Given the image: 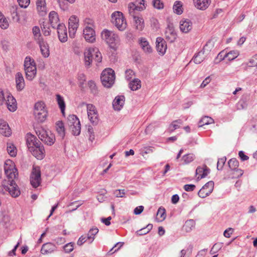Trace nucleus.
Instances as JSON below:
<instances>
[{
  "label": "nucleus",
  "mask_w": 257,
  "mask_h": 257,
  "mask_svg": "<svg viewBox=\"0 0 257 257\" xmlns=\"http://www.w3.org/2000/svg\"><path fill=\"white\" fill-rule=\"evenodd\" d=\"M37 9L39 14L44 16L46 14V7L45 0H37Z\"/></svg>",
  "instance_id": "bb28decb"
},
{
  "label": "nucleus",
  "mask_w": 257,
  "mask_h": 257,
  "mask_svg": "<svg viewBox=\"0 0 257 257\" xmlns=\"http://www.w3.org/2000/svg\"><path fill=\"white\" fill-rule=\"evenodd\" d=\"M167 47L165 41L161 37H158L156 39V49L157 51L161 55H164L167 50Z\"/></svg>",
  "instance_id": "a211bd4d"
},
{
  "label": "nucleus",
  "mask_w": 257,
  "mask_h": 257,
  "mask_svg": "<svg viewBox=\"0 0 257 257\" xmlns=\"http://www.w3.org/2000/svg\"><path fill=\"white\" fill-rule=\"evenodd\" d=\"M88 85L90 89L91 93L94 95H97L98 93V90L94 82L93 81H88Z\"/></svg>",
  "instance_id": "a18cd8bd"
},
{
  "label": "nucleus",
  "mask_w": 257,
  "mask_h": 257,
  "mask_svg": "<svg viewBox=\"0 0 257 257\" xmlns=\"http://www.w3.org/2000/svg\"><path fill=\"white\" fill-rule=\"evenodd\" d=\"M56 131L62 139H63L65 135L64 123L62 121H58L56 123Z\"/></svg>",
  "instance_id": "473e14b6"
},
{
  "label": "nucleus",
  "mask_w": 257,
  "mask_h": 257,
  "mask_svg": "<svg viewBox=\"0 0 257 257\" xmlns=\"http://www.w3.org/2000/svg\"><path fill=\"white\" fill-rule=\"evenodd\" d=\"M210 0H195L196 7L201 10H205L209 6Z\"/></svg>",
  "instance_id": "2f4dec72"
},
{
  "label": "nucleus",
  "mask_w": 257,
  "mask_h": 257,
  "mask_svg": "<svg viewBox=\"0 0 257 257\" xmlns=\"http://www.w3.org/2000/svg\"><path fill=\"white\" fill-rule=\"evenodd\" d=\"M144 0H138L136 4L131 3L128 5L129 13L133 17L136 29L139 31H142L144 28V22L142 18L135 15L136 11H142L145 9Z\"/></svg>",
  "instance_id": "f257e3e1"
},
{
  "label": "nucleus",
  "mask_w": 257,
  "mask_h": 257,
  "mask_svg": "<svg viewBox=\"0 0 257 257\" xmlns=\"http://www.w3.org/2000/svg\"><path fill=\"white\" fill-rule=\"evenodd\" d=\"M124 100L123 95L116 96L112 103L113 108L116 110H120L124 104Z\"/></svg>",
  "instance_id": "4be33fe9"
},
{
  "label": "nucleus",
  "mask_w": 257,
  "mask_h": 257,
  "mask_svg": "<svg viewBox=\"0 0 257 257\" xmlns=\"http://www.w3.org/2000/svg\"><path fill=\"white\" fill-rule=\"evenodd\" d=\"M36 133L39 138L47 145L51 146L55 142V135L50 131L41 128L36 130Z\"/></svg>",
  "instance_id": "423d86ee"
},
{
  "label": "nucleus",
  "mask_w": 257,
  "mask_h": 257,
  "mask_svg": "<svg viewBox=\"0 0 257 257\" xmlns=\"http://www.w3.org/2000/svg\"><path fill=\"white\" fill-rule=\"evenodd\" d=\"M74 249V243L72 242H69L64 246V250L65 252L69 253L72 251Z\"/></svg>",
  "instance_id": "4d7b16f0"
},
{
  "label": "nucleus",
  "mask_w": 257,
  "mask_h": 257,
  "mask_svg": "<svg viewBox=\"0 0 257 257\" xmlns=\"http://www.w3.org/2000/svg\"><path fill=\"white\" fill-rule=\"evenodd\" d=\"M57 30V33L59 40L64 43L67 41L68 37L67 34V29L63 24H58L56 27Z\"/></svg>",
  "instance_id": "dca6fc26"
},
{
  "label": "nucleus",
  "mask_w": 257,
  "mask_h": 257,
  "mask_svg": "<svg viewBox=\"0 0 257 257\" xmlns=\"http://www.w3.org/2000/svg\"><path fill=\"white\" fill-rule=\"evenodd\" d=\"M8 180H5L2 182V186L6 190L8 191L10 194L13 197H17L20 194L21 192L17 184L13 180H10L12 178H8Z\"/></svg>",
  "instance_id": "0eeeda50"
},
{
  "label": "nucleus",
  "mask_w": 257,
  "mask_h": 257,
  "mask_svg": "<svg viewBox=\"0 0 257 257\" xmlns=\"http://www.w3.org/2000/svg\"><path fill=\"white\" fill-rule=\"evenodd\" d=\"M181 123L180 120H176L174 121L169 126V130L171 132H173L174 130L178 128L179 127V124Z\"/></svg>",
  "instance_id": "8fccbe9b"
},
{
  "label": "nucleus",
  "mask_w": 257,
  "mask_h": 257,
  "mask_svg": "<svg viewBox=\"0 0 257 257\" xmlns=\"http://www.w3.org/2000/svg\"><path fill=\"white\" fill-rule=\"evenodd\" d=\"M29 151L37 159L42 160L45 156V151L43 145L40 143V145L35 146L33 148L30 149Z\"/></svg>",
  "instance_id": "4468645a"
},
{
  "label": "nucleus",
  "mask_w": 257,
  "mask_h": 257,
  "mask_svg": "<svg viewBox=\"0 0 257 257\" xmlns=\"http://www.w3.org/2000/svg\"><path fill=\"white\" fill-rule=\"evenodd\" d=\"M26 142L29 150L36 146L40 145V142L34 135L29 133L27 135Z\"/></svg>",
  "instance_id": "f3484780"
},
{
  "label": "nucleus",
  "mask_w": 257,
  "mask_h": 257,
  "mask_svg": "<svg viewBox=\"0 0 257 257\" xmlns=\"http://www.w3.org/2000/svg\"><path fill=\"white\" fill-rule=\"evenodd\" d=\"M56 100L61 112L64 115L65 109V103L64 98L60 94H56Z\"/></svg>",
  "instance_id": "e433bc0d"
},
{
  "label": "nucleus",
  "mask_w": 257,
  "mask_h": 257,
  "mask_svg": "<svg viewBox=\"0 0 257 257\" xmlns=\"http://www.w3.org/2000/svg\"><path fill=\"white\" fill-rule=\"evenodd\" d=\"M42 55L45 58H47L50 55L49 47L46 41H44L39 44Z\"/></svg>",
  "instance_id": "c756f323"
},
{
  "label": "nucleus",
  "mask_w": 257,
  "mask_h": 257,
  "mask_svg": "<svg viewBox=\"0 0 257 257\" xmlns=\"http://www.w3.org/2000/svg\"><path fill=\"white\" fill-rule=\"evenodd\" d=\"M214 182L210 181L206 183L198 192V196L204 198L209 196L213 191Z\"/></svg>",
  "instance_id": "ddd939ff"
},
{
  "label": "nucleus",
  "mask_w": 257,
  "mask_h": 257,
  "mask_svg": "<svg viewBox=\"0 0 257 257\" xmlns=\"http://www.w3.org/2000/svg\"><path fill=\"white\" fill-rule=\"evenodd\" d=\"M125 194L124 190H116L114 191V195L116 197H123Z\"/></svg>",
  "instance_id": "338daca9"
},
{
  "label": "nucleus",
  "mask_w": 257,
  "mask_h": 257,
  "mask_svg": "<svg viewBox=\"0 0 257 257\" xmlns=\"http://www.w3.org/2000/svg\"><path fill=\"white\" fill-rule=\"evenodd\" d=\"M222 247V244L220 243H215L211 248L210 253L212 254L216 253Z\"/></svg>",
  "instance_id": "603ef678"
},
{
  "label": "nucleus",
  "mask_w": 257,
  "mask_h": 257,
  "mask_svg": "<svg viewBox=\"0 0 257 257\" xmlns=\"http://www.w3.org/2000/svg\"><path fill=\"white\" fill-rule=\"evenodd\" d=\"M228 166L231 170H235L239 166V162L235 158H232L228 162Z\"/></svg>",
  "instance_id": "37998d69"
},
{
  "label": "nucleus",
  "mask_w": 257,
  "mask_h": 257,
  "mask_svg": "<svg viewBox=\"0 0 257 257\" xmlns=\"http://www.w3.org/2000/svg\"><path fill=\"white\" fill-rule=\"evenodd\" d=\"M180 29L183 33H187L192 29V23L189 20H181L180 22Z\"/></svg>",
  "instance_id": "aec40b11"
},
{
  "label": "nucleus",
  "mask_w": 257,
  "mask_h": 257,
  "mask_svg": "<svg viewBox=\"0 0 257 257\" xmlns=\"http://www.w3.org/2000/svg\"><path fill=\"white\" fill-rule=\"evenodd\" d=\"M214 122V120L211 117L205 116L203 117L198 122V127H202L204 125H207Z\"/></svg>",
  "instance_id": "58836bf2"
},
{
  "label": "nucleus",
  "mask_w": 257,
  "mask_h": 257,
  "mask_svg": "<svg viewBox=\"0 0 257 257\" xmlns=\"http://www.w3.org/2000/svg\"><path fill=\"white\" fill-rule=\"evenodd\" d=\"M157 215L160 217L161 220H163L166 218L165 209L164 208H159L158 210Z\"/></svg>",
  "instance_id": "864d4df0"
},
{
  "label": "nucleus",
  "mask_w": 257,
  "mask_h": 257,
  "mask_svg": "<svg viewBox=\"0 0 257 257\" xmlns=\"http://www.w3.org/2000/svg\"><path fill=\"white\" fill-rule=\"evenodd\" d=\"M195 158V156L193 154H188L184 155L181 160L183 162V164L186 165L192 162Z\"/></svg>",
  "instance_id": "ea45409f"
},
{
  "label": "nucleus",
  "mask_w": 257,
  "mask_h": 257,
  "mask_svg": "<svg viewBox=\"0 0 257 257\" xmlns=\"http://www.w3.org/2000/svg\"><path fill=\"white\" fill-rule=\"evenodd\" d=\"M8 220V216L5 214V212L2 209H0V223L7 222Z\"/></svg>",
  "instance_id": "0e129e2a"
},
{
  "label": "nucleus",
  "mask_w": 257,
  "mask_h": 257,
  "mask_svg": "<svg viewBox=\"0 0 257 257\" xmlns=\"http://www.w3.org/2000/svg\"><path fill=\"white\" fill-rule=\"evenodd\" d=\"M128 86L132 90H137L141 87V81L138 78H135L129 83Z\"/></svg>",
  "instance_id": "72a5a7b5"
},
{
  "label": "nucleus",
  "mask_w": 257,
  "mask_h": 257,
  "mask_svg": "<svg viewBox=\"0 0 257 257\" xmlns=\"http://www.w3.org/2000/svg\"><path fill=\"white\" fill-rule=\"evenodd\" d=\"M49 21L53 28H56L59 19L58 14L55 11H51L49 15Z\"/></svg>",
  "instance_id": "cd10ccee"
},
{
  "label": "nucleus",
  "mask_w": 257,
  "mask_h": 257,
  "mask_svg": "<svg viewBox=\"0 0 257 257\" xmlns=\"http://www.w3.org/2000/svg\"><path fill=\"white\" fill-rule=\"evenodd\" d=\"M153 148L151 147H144L141 150V153L143 157H145L146 154L153 153Z\"/></svg>",
  "instance_id": "bf43d9fd"
},
{
  "label": "nucleus",
  "mask_w": 257,
  "mask_h": 257,
  "mask_svg": "<svg viewBox=\"0 0 257 257\" xmlns=\"http://www.w3.org/2000/svg\"><path fill=\"white\" fill-rule=\"evenodd\" d=\"M88 242V239L87 238V236L86 235H82L79 237L78 240L77 241V244L78 245H82L84 242Z\"/></svg>",
  "instance_id": "774afa93"
},
{
  "label": "nucleus",
  "mask_w": 257,
  "mask_h": 257,
  "mask_svg": "<svg viewBox=\"0 0 257 257\" xmlns=\"http://www.w3.org/2000/svg\"><path fill=\"white\" fill-rule=\"evenodd\" d=\"M207 47V44L204 46L203 49L199 51L195 55L192 60L196 64L201 63L205 58V50Z\"/></svg>",
  "instance_id": "5701e85b"
},
{
  "label": "nucleus",
  "mask_w": 257,
  "mask_h": 257,
  "mask_svg": "<svg viewBox=\"0 0 257 257\" xmlns=\"http://www.w3.org/2000/svg\"><path fill=\"white\" fill-rule=\"evenodd\" d=\"M238 55V52L237 51H232L228 52L227 54H225L223 58L224 59L225 58H227L229 61H231L236 58Z\"/></svg>",
  "instance_id": "c03bdc74"
},
{
  "label": "nucleus",
  "mask_w": 257,
  "mask_h": 257,
  "mask_svg": "<svg viewBox=\"0 0 257 257\" xmlns=\"http://www.w3.org/2000/svg\"><path fill=\"white\" fill-rule=\"evenodd\" d=\"M7 108L11 111H14L17 108V102L15 98L12 95H8L7 99L5 100Z\"/></svg>",
  "instance_id": "6ab92c4d"
},
{
  "label": "nucleus",
  "mask_w": 257,
  "mask_h": 257,
  "mask_svg": "<svg viewBox=\"0 0 257 257\" xmlns=\"http://www.w3.org/2000/svg\"><path fill=\"white\" fill-rule=\"evenodd\" d=\"M7 152L8 154L12 157H15L17 155V149L12 143L7 144Z\"/></svg>",
  "instance_id": "79ce46f5"
},
{
  "label": "nucleus",
  "mask_w": 257,
  "mask_h": 257,
  "mask_svg": "<svg viewBox=\"0 0 257 257\" xmlns=\"http://www.w3.org/2000/svg\"><path fill=\"white\" fill-rule=\"evenodd\" d=\"M41 181V178H30V183L35 188L40 185Z\"/></svg>",
  "instance_id": "de8ad7c7"
},
{
  "label": "nucleus",
  "mask_w": 257,
  "mask_h": 257,
  "mask_svg": "<svg viewBox=\"0 0 257 257\" xmlns=\"http://www.w3.org/2000/svg\"><path fill=\"white\" fill-rule=\"evenodd\" d=\"M33 177H41V171L39 167H34L32 171Z\"/></svg>",
  "instance_id": "052dcab7"
},
{
  "label": "nucleus",
  "mask_w": 257,
  "mask_h": 257,
  "mask_svg": "<svg viewBox=\"0 0 257 257\" xmlns=\"http://www.w3.org/2000/svg\"><path fill=\"white\" fill-rule=\"evenodd\" d=\"M226 157H223L219 159L217 164V168L218 170H221L226 162Z\"/></svg>",
  "instance_id": "5fc2aeb1"
},
{
  "label": "nucleus",
  "mask_w": 257,
  "mask_h": 257,
  "mask_svg": "<svg viewBox=\"0 0 257 257\" xmlns=\"http://www.w3.org/2000/svg\"><path fill=\"white\" fill-rule=\"evenodd\" d=\"M79 26V19L75 16H72L69 19V36L71 38L75 37Z\"/></svg>",
  "instance_id": "9b49d317"
},
{
  "label": "nucleus",
  "mask_w": 257,
  "mask_h": 257,
  "mask_svg": "<svg viewBox=\"0 0 257 257\" xmlns=\"http://www.w3.org/2000/svg\"><path fill=\"white\" fill-rule=\"evenodd\" d=\"M24 66L26 78L29 80H32L37 73L35 61L30 57L27 56L25 59Z\"/></svg>",
  "instance_id": "7ed1b4c3"
},
{
  "label": "nucleus",
  "mask_w": 257,
  "mask_h": 257,
  "mask_svg": "<svg viewBox=\"0 0 257 257\" xmlns=\"http://www.w3.org/2000/svg\"><path fill=\"white\" fill-rule=\"evenodd\" d=\"M85 66L89 67L93 61L100 63L102 61V55L97 48H89L84 53Z\"/></svg>",
  "instance_id": "f03ea898"
},
{
  "label": "nucleus",
  "mask_w": 257,
  "mask_h": 257,
  "mask_svg": "<svg viewBox=\"0 0 257 257\" xmlns=\"http://www.w3.org/2000/svg\"><path fill=\"white\" fill-rule=\"evenodd\" d=\"M16 87L18 90L21 91L25 87V80L22 74L20 72H18L16 74L15 77Z\"/></svg>",
  "instance_id": "393cba45"
},
{
  "label": "nucleus",
  "mask_w": 257,
  "mask_h": 257,
  "mask_svg": "<svg viewBox=\"0 0 257 257\" xmlns=\"http://www.w3.org/2000/svg\"><path fill=\"white\" fill-rule=\"evenodd\" d=\"M55 249V245L52 243L48 242L43 245L41 252L42 254H46L52 252Z\"/></svg>",
  "instance_id": "c85d7f7f"
},
{
  "label": "nucleus",
  "mask_w": 257,
  "mask_h": 257,
  "mask_svg": "<svg viewBox=\"0 0 257 257\" xmlns=\"http://www.w3.org/2000/svg\"><path fill=\"white\" fill-rule=\"evenodd\" d=\"M210 169L205 165L198 166L196 170L195 174L198 177H206L210 173Z\"/></svg>",
  "instance_id": "a878e982"
},
{
  "label": "nucleus",
  "mask_w": 257,
  "mask_h": 257,
  "mask_svg": "<svg viewBox=\"0 0 257 257\" xmlns=\"http://www.w3.org/2000/svg\"><path fill=\"white\" fill-rule=\"evenodd\" d=\"M71 130L72 134L74 136H78L81 132V124L79 122V125H76L70 128Z\"/></svg>",
  "instance_id": "09e8293b"
},
{
  "label": "nucleus",
  "mask_w": 257,
  "mask_h": 257,
  "mask_svg": "<svg viewBox=\"0 0 257 257\" xmlns=\"http://www.w3.org/2000/svg\"><path fill=\"white\" fill-rule=\"evenodd\" d=\"M135 74V73L133 70L131 69H127L125 71V78L127 80H130Z\"/></svg>",
  "instance_id": "6e6d98bb"
},
{
  "label": "nucleus",
  "mask_w": 257,
  "mask_h": 257,
  "mask_svg": "<svg viewBox=\"0 0 257 257\" xmlns=\"http://www.w3.org/2000/svg\"><path fill=\"white\" fill-rule=\"evenodd\" d=\"M79 119L74 114L69 115L68 117V124L70 128L76 125H79Z\"/></svg>",
  "instance_id": "c9c22d12"
},
{
  "label": "nucleus",
  "mask_w": 257,
  "mask_h": 257,
  "mask_svg": "<svg viewBox=\"0 0 257 257\" xmlns=\"http://www.w3.org/2000/svg\"><path fill=\"white\" fill-rule=\"evenodd\" d=\"M154 7L158 10L163 9L164 4L160 0H153L152 2Z\"/></svg>",
  "instance_id": "3c124183"
},
{
  "label": "nucleus",
  "mask_w": 257,
  "mask_h": 257,
  "mask_svg": "<svg viewBox=\"0 0 257 257\" xmlns=\"http://www.w3.org/2000/svg\"><path fill=\"white\" fill-rule=\"evenodd\" d=\"M86 107L89 119L91 123L97 124L98 121V115L95 106L92 104H87Z\"/></svg>",
  "instance_id": "f8f14e48"
},
{
  "label": "nucleus",
  "mask_w": 257,
  "mask_h": 257,
  "mask_svg": "<svg viewBox=\"0 0 257 257\" xmlns=\"http://www.w3.org/2000/svg\"><path fill=\"white\" fill-rule=\"evenodd\" d=\"M247 65L249 67H254L257 66V54L250 59Z\"/></svg>",
  "instance_id": "13d9d810"
},
{
  "label": "nucleus",
  "mask_w": 257,
  "mask_h": 257,
  "mask_svg": "<svg viewBox=\"0 0 257 257\" xmlns=\"http://www.w3.org/2000/svg\"><path fill=\"white\" fill-rule=\"evenodd\" d=\"M34 114L36 120L38 122H43L46 119L48 112L44 102L40 101L35 103Z\"/></svg>",
  "instance_id": "39448f33"
},
{
  "label": "nucleus",
  "mask_w": 257,
  "mask_h": 257,
  "mask_svg": "<svg viewBox=\"0 0 257 257\" xmlns=\"http://www.w3.org/2000/svg\"><path fill=\"white\" fill-rule=\"evenodd\" d=\"M195 222L193 219L187 220L183 225V229L187 232H189L194 228Z\"/></svg>",
  "instance_id": "f704fd0d"
},
{
  "label": "nucleus",
  "mask_w": 257,
  "mask_h": 257,
  "mask_svg": "<svg viewBox=\"0 0 257 257\" xmlns=\"http://www.w3.org/2000/svg\"><path fill=\"white\" fill-rule=\"evenodd\" d=\"M18 2L21 8H26L29 5L30 0H18Z\"/></svg>",
  "instance_id": "e2e57ef3"
},
{
  "label": "nucleus",
  "mask_w": 257,
  "mask_h": 257,
  "mask_svg": "<svg viewBox=\"0 0 257 257\" xmlns=\"http://www.w3.org/2000/svg\"><path fill=\"white\" fill-rule=\"evenodd\" d=\"M98 229L97 228H92L90 229L87 235L88 242L89 244L91 243L94 239L95 235L98 233Z\"/></svg>",
  "instance_id": "4c0bfd02"
},
{
  "label": "nucleus",
  "mask_w": 257,
  "mask_h": 257,
  "mask_svg": "<svg viewBox=\"0 0 257 257\" xmlns=\"http://www.w3.org/2000/svg\"><path fill=\"white\" fill-rule=\"evenodd\" d=\"M83 36L87 42L93 43L95 40V33L91 26H85L83 30Z\"/></svg>",
  "instance_id": "2eb2a0df"
},
{
  "label": "nucleus",
  "mask_w": 257,
  "mask_h": 257,
  "mask_svg": "<svg viewBox=\"0 0 257 257\" xmlns=\"http://www.w3.org/2000/svg\"><path fill=\"white\" fill-rule=\"evenodd\" d=\"M140 44L144 51L146 53H150L152 51V49L149 42L146 40V38H141L140 39Z\"/></svg>",
  "instance_id": "7c9ffc66"
},
{
  "label": "nucleus",
  "mask_w": 257,
  "mask_h": 257,
  "mask_svg": "<svg viewBox=\"0 0 257 257\" xmlns=\"http://www.w3.org/2000/svg\"><path fill=\"white\" fill-rule=\"evenodd\" d=\"M115 78L114 71L111 68L105 69L101 73V80L105 87H111L114 84Z\"/></svg>",
  "instance_id": "20e7f679"
},
{
  "label": "nucleus",
  "mask_w": 257,
  "mask_h": 257,
  "mask_svg": "<svg viewBox=\"0 0 257 257\" xmlns=\"http://www.w3.org/2000/svg\"><path fill=\"white\" fill-rule=\"evenodd\" d=\"M33 38L38 45L45 41L41 33L34 35Z\"/></svg>",
  "instance_id": "680f3d73"
},
{
  "label": "nucleus",
  "mask_w": 257,
  "mask_h": 257,
  "mask_svg": "<svg viewBox=\"0 0 257 257\" xmlns=\"http://www.w3.org/2000/svg\"><path fill=\"white\" fill-rule=\"evenodd\" d=\"M166 38L170 42H174L176 39L177 35L173 26L169 25L165 32Z\"/></svg>",
  "instance_id": "412c9836"
},
{
  "label": "nucleus",
  "mask_w": 257,
  "mask_h": 257,
  "mask_svg": "<svg viewBox=\"0 0 257 257\" xmlns=\"http://www.w3.org/2000/svg\"><path fill=\"white\" fill-rule=\"evenodd\" d=\"M78 80L79 81V86L82 88H83L84 82L86 80L85 76L83 74H80L78 76Z\"/></svg>",
  "instance_id": "69168bd1"
},
{
  "label": "nucleus",
  "mask_w": 257,
  "mask_h": 257,
  "mask_svg": "<svg viewBox=\"0 0 257 257\" xmlns=\"http://www.w3.org/2000/svg\"><path fill=\"white\" fill-rule=\"evenodd\" d=\"M9 26V23L7 18L4 16L0 19V27L3 29H7Z\"/></svg>",
  "instance_id": "49530a36"
},
{
  "label": "nucleus",
  "mask_w": 257,
  "mask_h": 257,
  "mask_svg": "<svg viewBox=\"0 0 257 257\" xmlns=\"http://www.w3.org/2000/svg\"><path fill=\"white\" fill-rule=\"evenodd\" d=\"M183 4L180 1H176L173 5V9L175 13L181 15L183 13Z\"/></svg>",
  "instance_id": "a19ab883"
},
{
  "label": "nucleus",
  "mask_w": 257,
  "mask_h": 257,
  "mask_svg": "<svg viewBox=\"0 0 257 257\" xmlns=\"http://www.w3.org/2000/svg\"><path fill=\"white\" fill-rule=\"evenodd\" d=\"M111 22L119 31H123L126 28V22L121 12L116 11L113 13Z\"/></svg>",
  "instance_id": "6e6552de"
},
{
  "label": "nucleus",
  "mask_w": 257,
  "mask_h": 257,
  "mask_svg": "<svg viewBox=\"0 0 257 257\" xmlns=\"http://www.w3.org/2000/svg\"><path fill=\"white\" fill-rule=\"evenodd\" d=\"M5 173L7 177H17L18 172L14 162L10 160H7L4 164Z\"/></svg>",
  "instance_id": "9d476101"
},
{
  "label": "nucleus",
  "mask_w": 257,
  "mask_h": 257,
  "mask_svg": "<svg viewBox=\"0 0 257 257\" xmlns=\"http://www.w3.org/2000/svg\"><path fill=\"white\" fill-rule=\"evenodd\" d=\"M101 36L111 48L114 49L118 42V37L116 34L112 31L104 30L102 32Z\"/></svg>",
  "instance_id": "1a4fd4ad"
},
{
  "label": "nucleus",
  "mask_w": 257,
  "mask_h": 257,
  "mask_svg": "<svg viewBox=\"0 0 257 257\" xmlns=\"http://www.w3.org/2000/svg\"><path fill=\"white\" fill-rule=\"evenodd\" d=\"M0 133L6 137H9L11 134V130L6 121L0 120Z\"/></svg>",
  "instance_id": "b1692460"
}]
</instances>
